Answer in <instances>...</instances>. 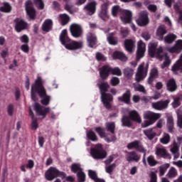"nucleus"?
<instances>
[{
	"mask_svg": "<svg viewBox=\"0 0 182 182\" xmlns=\"http://www.w3.org/2000/svg\"><path fill=\"white\" fill-rule=\"evenodd\" d=\"M53 26V22L52 21L51 19H47L46 20L42 26L43 31L44 32H49L52 29V26Z\"/></svg>",
	"mask_w": 182,
	"mask_h": 182,
	"instance_id": "obj_31",
	"label": "nucleus"
},
{
	"mask_svg": "<svg viewBox=\"0 0 182 182\" xmlns=\"http://www.w3.org/2000/svg\"><path fill=\"white\" fill-rule=\"evenodd\" d=\"M139 143L140 142L139 141H134L128 144L127 149H129V150H133V149H136V150Z\"/></svg>",
	"mask_w": 182,
	"mask_h": 182,
	"instance_id": "obj_56",
	"label": "nucleus"
},
{
	"mask_svg": "<svg viewBox=\"0 0 182 182\" xmlns=\"http://www.w3.org/2000/svg\"><path fill=\"white\" fill-rule=\"evenodd\" d=\"M116 128V126L114 125V122H107L106 124V129L107 132H110L112 134H114V129Z\"/></svg>",
	"mask_w": 182,
	"mask_h": 182,
	"instance_id": "obj_51",
	"label": "nucleus"
},
{
	"mask_svg": "<svg viewBox=\"0 0 182 182\" xmlns=\"http://www.w3.org/2000/svg\"><path fill=\"white\" fill-rule=\"evenodd\" d=\"M155 154L156 157H163L164 159H171L170 154L164 146H156Z\"/></svg>",
	"mask_w": 182,
	"mask_h": 182,
	"instance_id": "obj_18",
	"label": "nucleus"
},
{
	"mask_svg": "<svg viewBox=\"0 0 182 182\" xmlns=\"http://www.w3.org/2000/svg\"><path fill=\"white\" fill-rule=\"evenodd\" d=\"M96 5H97V3L95 1L88 2L83 8L84 11L87 15H93L96 12Z\"/></svg>",
	"mask_w": 182,
	"mask_h": 182,
	"instance_id": "obj_19",
	"label": "nucleus"
},
{
	"mask_svg": "<svg viewBox=\"0 0 182 182\" xmlns=\"http://www.w3.org/2000/svg\"><path fill=\"white\" fill-rule=\"evenodd\" d=\"M166 87L168 92H176L177 90V84H176L174 79L169 80L166 83Z\"/></svg>",
	"mask_w": 182,
	"mask_h": 182,
	"instance_id": "obj_30",
	"label": "nucleus"
},
{
	"mask_svg": "<svg viewBox=\"0 0 182 182\" xmlns=\"http://www.w3.org/2000/svg\"><path fill=\"white\" fill-rule=\"evenodd\" d=\"M113 59H119V60H122V62H126L127 60V57L124 53L120 51H115L112 55Z\"/></svg>",
	"mask_w": 182,
	"mask_h": 182,
	"instance_id": "obj_33",
	"label": "nucleus"
},
{
	"mask_svg": "<svg viewBox=\"0 0 182 182\" xmlns=\"http://www.w3.org/2000/svg\"><path fill=\"white\" fill-rule=\"evenodd\" d=\"M166 33V26H160L156 30V36L159 41H163V38Z\"/></svg>",
	"mask_w": 182,
	"mask_h": 182,
	"instance_id": "obj_28",
	"label": "nucleus"
},
{
	"mask_svg": "<svg viewBox=\"0 0 182 182\" xmlns=\"http://www.w3.org/2000/svg\"><path fill=\"white\" fill-rule=\"evenodd\" d=\"M180 142L176 141V139L173 140L172 144L170 145V151L173 155V159H178L180 157Z\"/></svg>",
	"mask_w": 182,
	"mask_h": 182,
	"instance_id": "obj_14",
	"label": "nucleus"
},
{
	"mask_svg": "<svg viewBox=\"0 0 182 182\" xmlns=\"http://www.w3.org/2000/svg\"><path fill=\"white\" fill-rule=\"evenodd\" d=\"M107 42L109 43V45H113L114 46L117 45L119 41L117 40V37H114V33H111L108 34L107 36Z\"/></svg>",
	"mask_w": 182,
	"mask_h": 182,
	"instance_id": "obj_36",
	"label": "nucleus"
},
{
	"mask_svg": "<svg viewBox=\"0 0 182 182\" xmlns=\"http://www.w3.org/2000/svg\"><path fill=\"white\" fill-rule=\"evenodd\" d=\"M33 107L37 115L41 116L42 119H43V117L46 116L47 113H49V112H50V108L42 107L41 104L37 102L34 103Z\"/></svg>",
	"mask_w": 182,
	"mask_h": 182,
	"instance_id": "obj_11",
	"label": "nucleus"
},
{
	"mask_svg": "<svg viewBox=\"0 0 182 182\" xmlns=\"http://www.w3.org/2000/svg\"><path fill=\"white\" fill-rule=\"evenodd\" d=\"M176 39L177 36L173 33H169L164 38V41L165 42H166V43H173V42H174V41H176Z\"/></svg>",
	"mask_w": 182,
	"mask_h": 182,
	"instance_id": "obj_41",
	"label": "nucleus"
},
{
	"mask_svg": "<svg viewBox=\"0 0 182 182\" xmlns=\"http://www.w3.org/2000/svg\"><path fill=\"white\" fill-rule=\"evenodd\" d=\"M88 176L92 180H94L95 182H105L103 179H100L97 178V174L96 173V171L88 170Z\"/></svg>",
	"mask_w": 182,
	"mask_h": 182,
	"instance_id": "obj_37",
	"label": "nucleus"
},
{
	"mask_svg": "<svg viewBox=\"0 0 182 182\" xmlns=\"http://www.w3.org/2000/svg\"><path fill=\"white\" fill-rule=\"evenodd\" d=\"M111 75H114V76H122V70H120L119 67H115L114 68H111Z\"/></svg>",
	"mask_w": 182,
	"mask_h": 182,
	"instance_id": "obj_53",
	"label": "nucleus"
},
{
	"mask_svg": "<svg viewBox=\"0 0 182 182\" xmlns=\"http://www.w3.org/2000/svg\"><path fill=\"white\" fill-rule=\"evenodd\" d=\"M169 103H170V100H166L164 101L161 100L156 102H152L151 107L155 110H159V111L166 110V109L168 107Z\"/></svg>",
	"mask_w": 182,
	"mask_h": 182,
	"instance_id": "obj_12",
	"label": "nucleus"
},
{
	"mask_svg": "<svg viewBox=\"0 0 182 182\" xmlns=\"http://www.w3.org/2000/svg\"><path fill=\"white\" fill-rule=\"evenodd\" d=\"M41 98V103L44 106H48L49 103H50V95H46V89L43 87V83L42 82V77H37L35 82L31 85V100L33 102H36L38 100V95Z\"/></svg>",
	"mask_w": 182,
	"mask_h": 182,
	"instance_id": "obj_1",
	"label": "nucleus"
},
{
	"mask_svg": "<svg viewBox=\"0 0 182 182\" xmlns=\"http://www.w3.org/2000/svg\"><path fill=\"white\" fill-rule=\"evenodd\" d=\"M170 134L167 133H164L162 137L160 139V141L162 144H168L170 143Z\"/></svg>",
	"mask_w": 182,
	"mask_h": 182,
	"instance_id": "obj_45",
	"label": "nucleus"
},
{
	"mask_svg": "<svg viewBox=\"0 0 182 182\" xmlns=\"http://www.w3.org/2000/svg\"><path fill=\"white\" fill-rule=\"evenodd\" d=\"M11 9H12V7H11V5L8 3H4V6L0 8V11L1 12H11Z\"/></svg>",
	"mask_w": 182,
	"mask_h": 182,
	"instance_id": "obj_55",
	"label": "nucleus"
},
{
	"mask_svg": "<svg viewBox=\"0 0 182 182\" xmlns=\"http://www.w3.org/2000/svg\"><path fill=\"white\" fill-rule=\"evenodd\" d=\"M147 72H149V64L142 63L139 65L135 75L136 82L140 83V82L144 80V78L147 76Z\"/></svg>",
	"mask_w": 182,
	"mask_h": 182,
	"instance_id": "obj_6",
	"label": "nucleus"
},
{
	"mask_svg": "<svg viewBox=\"0 0 182 182\" xmlns=\"http://www.w3.org/2000/svg\"><path fill=\"white\" fill-rule=\"evenodd\" d=\"M109 74H111V68L109 66L104 65L100 69V75L102 79H107Z\"/></svg>",
	"mask_w": 182,
	"mask_h": 182,
	"instance_id": "obj_23",
	"label": "nucleus"
},
{
	"mask_svg": "<svg viewBox=\"0 0 182 182\" xmlns=\"http://www.w3.org/2000/svg\"><path fill=\"white\" fill-rule=\"evenodd\" d=\"M123 126H131L132 123L130 122V119L126 116L123 117L122 119Z\"/></svg>",
	"mask_w": 182,
	"mask_h": 182,
	"instance_id": "obj_61",
	"label": "nucleus"
},
{
	"mask_svg": "<svg viewBox=\"0 0 182 182\" xmlns=\"http://www.w3.org/2000/svg\"><path fill=\"white\" fill-rule=\"evenodd\" d=\"M134 89L135 92H140L141 93L146 94V88L140 84H134Z\"/></svg>",
	"mask_w": 182,
	"mask_h": 182,
	"instance_id": "obj_50",
	"label": "nucleus"
},
{
	"mask_svg": "<svg viewBox=\"0 0 182 182\" xmlns=\"http://www.w3.org/2000/svg\"><path fill=\"white\" fill-rule=\"evenodd\" d=\"M46 178L48 180V181H52L53 178H56V177L59 176H63L65 177V173L63 172L59 171L58 168L55 167H50L48 170L46 172Z\"/></svg>",
	"mask_w": 182,
	"mask_h": 182,
	"instance_id": "obj_8",
	"label": "nucleus"
},
{
	"mask_svg": "<svg viewBox=\"0 0 182 182\" xmlns=\"http://www.w3.org/2000/svg\"><path fill=\"white\" fill-rule=\"evenodd\" d=\"M34 5L38 9H43L45 8V3L43 2V0H34Z\"/></svg>",
	"mask_w": 182,
	"mask_h": 182,
	"instance_id": "obj_54",
	"label": "nucleus"
},
{
	"mask_svg": "<svg viewBox=\"0 0 182 182\" xmlns=\"http://www.w3.org/2000/svg\"><path fill=\"white\" fill-rule=\"evenodd\" d=\"M136 150L138 151H139L140 153H144V156H143V159H142V163H144V164L145 166H147V162L146 161V149H144V147H143L142 145L140 144V142L139 144H138V146L136 147Z\"/></svg>",
	"mask_w": 182,
	"mask_h": 182,
	"instance_id": "obj_39",
	"label": "nucleus"
},
{
	"mask_svg": "<svg viewBox=\"0 0 182 182\" xmlns=\"http://www.w3.org/2000/svg\"><path fill=\"white\" fill-rule=\"evenodd\" d=\"M99 17L102 21H107L109 19V4L105 3L101 5V8L98 13Z\"/></svg>",
	"mask_w": 182,
	"mask_h": 182,
	"instance_id": "obj_15",
	"label": "nucleus"
},
{
	"mask_svg": "<svg viewBox=\"0 0 182 182\" xmlns=\"http://www.w3.org/2000/svg\"><path fill=\"white\" fill-rule=\"evenodd\" d=\"M157 45L158 43L154 41L149 43V55L151 56V58H156V59H159V60L164 59V63L161 65V69L168 68V66L171 65V60H170V58H168V56L164 53L163 47H159L157 48Z\"/></svg>",
	"mask_w": 182,
	"mask_h": 182,
	"instance_id": "obj_2",
	"label": "nucleus"
},
{
	"mask_svg": "<svg viewBox=\"0 0 182 182\" xmlns=\"http://www.w3.org/2000/svg\"><path fill=\"white\" fill-rule=\"evenodd\" d=\"M161 117V114L153 112L151 111H146L144 112V119L145 121L141 124V127L146 128L151 124H154Z\"/></svg>",
	"mask_w": 182,
	"mask_h": 182,
	"instance_id": "obj_5",
	"label": "nucleus"
},
{
	"mask_svg": "<svg viewBox=\"0 0 182 182\" xmlns=\"http://www.w3.org/2000/svg\"><path fill=\"white\" fill-rule=\"evenodd\" d=\"M136 41L132 40V39H126L124 41V46L126 50L129 52V53H132L133 52V50L135 48Z\"/></svg>",
	"mask_w": 182,
	"mask_h": 182,
	"instance_id": "obj_24",
	"label": "nucleus"
},
{
	"mask_svg": "<svg viewBox=\"0 0 182 182\" xmlns=\"http://www.w3.org/2000/svg\"><path fill=\"white\" fill-rule=\"evenodd\" d=\"M26 11L28 19L32 21L36 18V10L33 7V4L28 0L26 2Z\"/></svg>",
	"mask_w": 182,
	"mask_h": 182,
	"instance_id": "obj_9",
	"label": "nucleus"
},
{
	"mask_svg": "<svg viewBox=\"0 0 182 182\" xmlns=\"http://www.w3.org/2000/svg\"><path fill=\"white\" fill-rule=\"evenodd\" d=\"M97 86L101 92V100L106 109H110L112 105L110 102L113 100V97L111 95L106 94L107 89H109V84L105 82H102L101 83H97Z\"/></svg>",
	"mask_w": 182,
	"mask_h": 182,
	"instance_id": "obj_4",
	"label": "nucleus"
},
{
	"mask_svg": "<svg viewBox=\"0 0 182 182\" xmlns=\"http://www.w3.org/2000/svg\"><path fill=\"white\" fill-rule=\"evenodd\" d=\"M71 171L77 174V173L82 171V169L80 164H73L71 166Z\"/></svg>",
	"mask_w": 182,
	"mask_h": 182,
	"instance_id": "obj_49",
	"label": "nucleus"
},
{
	"mask_svg": "<svg viewBox=\"0 0 182 182\" xmlns=\"http://www.w3.org/2000/svg\"><path fill=\"white\" fill-rule=\"evenodd\" d=\"M118 100L129 105L130 103V90H127V92L124 93L122 97H118Z\"/></svg>",
	"mask_w": 182,
	"mask_h": 182,
	"instance_id": "obj_32",
	"label": "nucleus"
},
{
	"mask_svg": "<svg viewBox=\"0 0 182 182\" xmlns=\"http://www.w3.org/2000/svg\"><path fill=\"white\" fill-rule=\"evenodd\" d=\"M114 168H116L115 164H112L108 166H106L105 167L106 173H107L108 174H112V173L113 172V170H114Z\"/></svg>",
	"mask_w": 182,
	"mask_h": 182,
	"instance_id": "obj_58",
	"label": "nucleus"
},
{
	"mask_svg": "<svg viewBox=\"0 0 182 182\" xmlns=\"http://www.w3.org/2000/svg\"><path fill=\"white\" fill-rule=\"evenodd\" d=\"M123 73L124 77L127 79H132L133 77V75H134V70L131 68L127 67L123 70Z\"/></svg>",
	"mask_w": 182,
	"mask_h": 182,
	"instance_id": "obj_34",
	"label": "nucleus"
},
{
	"mask_svg": "<svg viewBox=\"0 0 182 182\" xmlns=\"http://www.w3.org/2000/svg\"><path fill=\"white\" fill-rule=\"evenodd\" d=\"M132 11L124 9L122 11L121 21L123 23H130L132 22Z\"/></svg>",
	"mask_w": 182,
	"mask_h": 182,
	"instance_id": "obj_20",
	"label": "nucleus"
},
{
	"mask_svg": "<svg viewBox=\"0 0 182 182\" xmlns=\"http://www.w3.org/2000/svg\"><path fill=\"white\" fill-rule=\"evenodd\" d=\"M166 126L169 132L173 131V129L174 127V119L173 118V116L167 117Z\"/></svg>",
	"mask_w": 182,
	"mask_h": 182,
	"instance_id": "obj_38",
	"label": "nucleus"
},
{
	"mask_svg": "<svg viewBox=\"0 0 182 182\" xmlns=\"http://www.w3.org/2000/svg\"><path fill=\"white\" fill-rule=\"evenodd\" d=\"M177 169H176L174 167H171L168 171L166 176L168 177V178H174L175 177H177Z\"/></svg>",
	"mask_w": 182,
	"mask_h": 182,
	"instance_id": "obj_46",
	"label": "nucleus"
},
{
	"mask_svg": "<svg viewBox=\"0 0 182 182\" xmlns=\"http://www.w3.org/2000/svg\"><path fill=\"white\" fill-rule=\"evenodd\" d=\"M110 83H111L112 86H117V85H119L120 83V79H119V77H113L110 80Z\"/></svg>",
	"mask_w": 182,
	"mask_h": 182,
	"instance_id": "obj_60",
	"label": "nucleus"
},
{
	"mask_svg": "<svg viewBox=\"0 0 182 182\" xmlns=\"http://www.w3.org/2000/svg\"><path fill=\"white\" fill-rule=\"evenodd\" d=\"M15 29L16 32H21L24 29H26V22L23 21L22 18H16L15 21Z\"/></svg>",
	"mask_w": 182,
	"mask_h": 182,
	"instance_id": "obj_21",
	"label": "nucleus"
},
{
	"mask_svg": "<svg viewBox=\"0 0 182 182\" xmlns=\"http://www.w3.org/2000/svg\"><path fill=\"white\" fill-rule=\"evenodd\" d=\"M136 22L139 26H146V25H149V21L147 11L139 13V18L136 20Z\"/></svg>",
	"mask_w": 182,
	"mask_h": 182,
	"instance_id": "obj_13",
	"label": "nucleus"
},
{
	"mask_svg": "<svg viewBox=\"0 0 182 182\" xmlns=\"http://www.w3.org/2000/svg\"><path fill=\"white\" fill-rule=\"evenodd\" d=\"M144 133L149 140H153L156 137V132L153 131V129H148L144 131Z\"/></svg>",
	"mask_w": 182,
	"mask_h": 182,
	"instance_id": "obj_40",
	"label": "nucleus"
},
{
	"mask_svg": "<svg viewBox=\"0 0 182 182\" xmlns=\"http://www.w3.org/2000/svg\"><path fill=\"white\" fill-rule=\"evenodd\" d=\"M7 112H8L9 116H12V114H14V105H9L7 107Z\"/></svg>",
	"mask_w": 182,
	"mask_h": 182,
	"instance_id": "obj_64",
	"label": "nucleus"
},
{
	"mask_svg": "<svg viewBox=\"0 0 182 182\" xmlns=\"http://www.w3.org/2000/svg\"><path fill=\"white\" fill-rule=\"evenodd\" d=\"M95 132L98 133L100 137H102V139H105L107 143H112V141H116V140H117V138H116V136L114 135L110 136L109 134H106L105 133V129L100 127L95 128Z\"/></svg>",
	"mask_w": 182,
	"mask_h": 182,
	"instance_id": "obj_10",
	"label": "nucleus"
},
{
	"mask_svg": "<svg viewBox=\"0 0 182 182\" xmlns=\"http://www.w3.org/2000/svg\"><path fill=\"white\" fill-rule=\"evenodd\" d=\"M60 41L61 45L65 46L68 50H77L83 48V42L82 41H72L69 36H68V30L64 29L60 35Z\"/></svg>",
	"mask_w": 182,
	"mask_h": 182,
	"instance_id": "obj_3",
	"label": "nucleus"
},
{
	"mask_svg": "<svg viewBox=\"0 0 182 182\" xmlns=\"http://www.w3.org/2000/svg\"><path fill=\"white\" fill-rule=\"evenodd\" d=\"M90 155L93 159L99 160L106 159L107 153L103 149L102 144H97L95 148H91Z\"/></svg>",
	"mask_w": 182,
	"mask_h": 182,
	"instance_id": "obj_7",
	"label": "nucleus"
},
{
	"mask_svg": "<svg viewBox=\"0 0 182 182\" xmlns=\"http://www.w3.org/2000/svg\"><path fill=\"white\" fill-rule=\"evenodd\" d=\"M182 50V40H178L173 47L168 48V52L170 53H180Z\"/></svg>",
	"mask_w": 182,
	"mask_h": 182,
	"instance_id": "obj_22",
	"label": "nucleus"
},
{
	"mask_svg": "<svg viewBox=\"0 0 182 182\" xmlns=\"http://www.w3.org/2000/svg\"><path fill=\"white\" fill-rule=\"evenodd\" d=\"M177 114V126L179 129H182V111L181 109L176 110Z\"/></svg>",
	"mask_w": 182,
	"mask_h": 182,
	"instance_id": "obj_44",
	"label": "nucleus"
},
{
	"mask_svg": "<svg viewBox=\"0 0 182 182\" xmlns=\"http://www.w3.org/2000/svg\"><path fill=\"white\" fill-rule=\"evenodd\" d=\"M172 70L175 73L177 72V70H182V53L181 54L179 59L172 67Z\"/></svg>",
	"mask_w": 182,
	"mask_h": 182,
	"instance_id": "obj_35",
	"label": "nucleus"
},
{
	"mask_svg": "<svg viewBox=\"0 0 182 182\" xmlns=\"http://www.w3.org/2000/svg\"><path fill=\"white\" fill-rule=\"evenodd\" d=\"M77 177L79 182H84L86 178V175L85 174V172L82 171L81 172H78L77 173Z\"/></svg>",
	"mask_w": 182,
	"mask_h": 182,
	"instance_id": "obj_57",
	"label": "nucleus"
},
{
	"mask_svg": "<svg viewBox=\"0 0 182 182\" xmlns=\"http://www.w3.org/2000/svg\"><path fill=\"white\" fill-rule=\"evenodd\" d=\"M96 59L100 62H105V60H106V57H105V55L100 53H97Z\"/></svg>",
	"mask_w": 182,
	"mask_h": 182,
	"instance_id": "obj_63",
	"label": "nucleus"
},
{
	"mask_svg": "<svg viewBox=\"0 0 182 182\" xmlns=\"http://www.w3.org/2000/svg\"><path fill=\"white\" fill-rule=\"evenodd\" d=\"M129 116L131 120L136 122V123H141V117H140V115L139 114V112H137V111H130L129 113Z\"/></svg>",
	"mask_w": 182,
	"mask_h": 182,
	"instance_id": "obj_27",
	"label": "nucleus"
},
{
	"mask_svg": "<svg viewBox=\"0 0 182 182\" xmlns=\"http://www.w3.org/2000/svg\"><path fill=\"white\" fill-rule=\"evenodd\" d=\"M146 161L151 167H154V166H157L159 164V161L154 159V156H149L146 158Z\"/></svg>",
	"mask_w": 182,
	"mask_h": 182,
	"instance_id": "obj_42",
	"label": "nucleus"
},
{
	"mask_svg": "<svg viewBox=\"0 0 182 182\" xmlns=\"http://www.w3.org/2000/svg\"><path fill=\"white\" fill-rule=\"evenodd\" d=\"M70 33L74 38H80L83 31L82 30V26L79 24L73 23L70 26Z\"/></svg>",
	"mask_w": 182,
	"mask_h": 182,
	"instance_id": "obj_17",
	"label": "nucleus"
},
{
	"mask_svg": "<svg viewBox=\"0 0 182 182\" xmlns=\"http://www.w3.org/2000/svg\"><path fill=\"white\" fill-rule=\"evenodd\" d=\"M146 53V43L143 41L139 40L137 43L136 59L140 60Z\"/></svg>",
	"mask_w": 182,
	"mask_h": 182,
	"instance_id": "obj_16",
	"label": "nucleus"
},
{
	"mask_svg": "<svg viewBox=\"0 0 182 182\" xmlns=\"http://www.w3.org/2000/svg\"><path fill=\"white\" fill-rule=\"evenodd\" d=\"M120 33H121V36H122V38H127V36H129V28H122L121 31H120Z\"/></svg>",
	"mask_w": 182,
	"mask_h": 182,
	"instance_id": "obj_59",
	"label": "nucleus"
},
{
	"mask_svg": "<svg viewBox=\"0 0 182 182\" xmlns=\"http://www.w3.org/2000/svg\"><path fill=\"white\" fill-rule=\"evenodd\" d=\"M122 11L123 10L122 9H120V6L117 5V6H112V10H111V14H112V16L116 17L119 15V14H120V12L122 14Z\"/></svg>",
	"mask_w": 182,
	"mask_h": 182,
	"instance_id": "obj_43",
	"label": "nucleus"
},
{
	"mask_svg": "<svg viewBox=\"0 0 182 182\" xmlns=\"http://www.w3.org/2000/svg\"><path fill=\"white\" fill-rule=\"evenodd\" d=\"M159 77V70L157 68H153L151 70L149 77L148 78L149 85H153V82H154V79Z\"/></svg>",
	"mask_w": 182,
	"mask_h": 182,
	"instance_id": "obj_29",
	"label": "nucleus"
},
{
	"mask_svg": "<svg viewBox=\"0 0 182 182\" xmlns=\"http://www.w3.org/2000/svg\"><path fill=\"white\" fill-rule=\"evenodd\" d=\"M69 16L65 14H60V21L61 22V25H66L69 23Z\"/></svg>",
	"mask_w": 182,
	"mask_h": 182,
	"instance_id": "obj_48",
	"label": "nucleus"
},
{
	"mask_svg": "<svg viewBox=\"0 0 182 182\" xmlns=\"http://www.w3.org/2000/svg\"><path fill=\"white\" fill-rule=\"evenodd\" d=\"M170 167V165L168 164L162 165L159 167V176H162L166 174V172L167 171V168Z\"/></svg>",
	"mask_w": 182,
	"mask_h": 182,
	"instance_id": "obj_52",
	"label": "nucleus"
},
{
	"mask_svg": "<svg viewBox=\"0 0 182 182\" xmlns=\"http://www.w3.org/2000/svg\"><path fill=\"white\" fill-rule=\"evenodd\" d=\"M87 40L90 48H94L95 45L97 43V38L92 33H89L87 36Z\"/></svg>",
	"mask_w": 182,
	"mask_h": 182,
	"instance_id": "obj_25",
	"label": "nucleus"
},
{
	"mask_svg": "<svg viewBox=\"0 0 182 182\" xmlns=\"http://www.w3.org/2000/svg\"><path fill=\"white\" fill-rule=\"evenodd\" d=\"M86 134H87V139H89L90 140H92V141H97L98 140L97 136H96V134L93 131L90 130L87 132Z\"/></svg>",
	"mask_w": 182,
	"mask_h": 182,
	"instance_id": "obj_47",
	"label": "nucleus"
},
{
	"mask_svg": "<svg viewBox=\"0 0 182 182\" xmlns=\"http://www.w3.org/2000/svg\"><path fill=\"white\" fill-rule=\"evenodd\" d=\"M181 105V102H180V98L176 97L173 99V102H172V107L174 109L178 107Z\"/></svg>",
	"mask_w": 182,
	"mask_h": 182,
	"instance_id": "obj_62",
	"label": "nucleus"
},
{
	"mask_svg": "<svg viewBox=\"0 0 182 182\" xmlns=\"http://www.w3.org/2000/svg\"><path fill=\"white\" fill-rule=\"evenodd\" d=\"M127 161H139L140 160V156L134 151L128 152L126 155Z\"/></svg>",
	"mask_w": 182,
	"mask_h": 182,
	"instance_id": "obj_26",
	"label": "nucleus"
}]
</instances>
